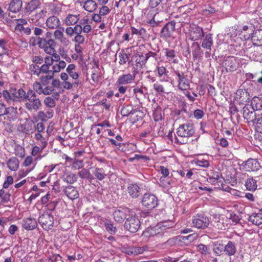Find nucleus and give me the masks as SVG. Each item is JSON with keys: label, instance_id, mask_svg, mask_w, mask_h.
Instances as JSON below:
<instances>
[{"label": "nucleus", "instance_id": "f257e3e1", "mask_svg": "<svg viewBox=\"0 0 262 262\" xmlns=\"http://www.w3.org/2000/svg\"><path fill=\"white\" fill-rule=\"evenodd\" d=\"M21 101L26 102L25 107L29 111H37L41 106V102L34 91L29 89L23 91Z\"/></svg>", "mask_w": 262, "mask_h": 262}, {"label": "nucleus", "instance_id": "f03ea898", "mask_svg": "<svg viewBox=\"0 0 262 262\" xmlns=\"http://www.w3.org/2000/svg\"><path fill=\"white\" fill-rule=\"evenodd\" d=\"M24 90L22 89H11L9 90H4L2 92L3 96L5 101L11 104L21 101Z\"/></svg>", "mask_w": 262, "mask_h": 262}, {"label": "nucleus", "instance_id": "7ed1b4c3", "mask_svg": "<svg viewBox=\"0 0 262 262\" xmlns=\"http://www.w3.org/2000/svg\"><path fill=\"white\" fill-rule=\"evenodd\" d=\"M37 42L39 48L42 49L47 54L51 55L56 52L55 47L56 46V42L54 39L41 38L38 37L37 38Z\"/></svg>", "mask_w": 262, "mask_h": 262}, {"label": "nucleus", "instance_id": "20e7f679", "mask_svg": "<svg viewBox=\"0 0 262 262\" xmlns=\"http://www.w3.org/2000/svg\"><path fill=\"white\" fill-rule=\"evenodd\" d=\"M194 133V125L191 123L181 124L177 129V134L180 137L189 138L192 137Z\"/></svg>", "mask_w": 262, "mask_h": 262}, {"label": "nucleus", "instance_id": "39448f33", "mask_svg": "<svg viewBox=\"0 0 262 262\" xmlns=\"http://www.w3.org/2000/svg\"><path fill=\"white\" fill-rule=\"evenodd\" d=\"M141 203L147 210H151L158 206V200L153 194L146 193L142 198Z\"/></svg>", "mask_w": 262, "mask_h": 262}, {"label": "nucleus", "instance_id": "423d86ee", "mask_svg": "<svg viewBox=\"0 0 262 262\" xmlns=\"http://www.w3.org/2000/svg\"><path fill=\"white\" fill-rule=\"evenodd\" d=\"M210 223L209 218L204 214H197L193 216L192 224L193 227L198 229L207 228Z\"/></svg>", "mask_w": 262, "mask_h": 262}, {"label": "nucleus", "instance_id": "0eeeda50", "mask_svg": "<svg viewBox=\"0 0 262 262\" xmlns=\"http://www.w3.org/2000/svg\"><path fill=\"white\" fill-rule=\"evenodd\" d=\"M140 227L139 219L135 215H132L127 218L125 223L124 228L132 233L136 232Z\"/></svg>", "mask_w": 262, "mask_h": 262}, {"label": "nucleus", "instance_id": "6e6552de", "mask_svg": "<svg viewBox=\"0 0 262 262\" xmlns=\"http://www.w3.org/2000/svg\"><path fill=\"white\" fill-rule=\"evenodd\" d=\"M38 222L44 229L46 230H49L53 226V216L48 212H45L39 216Z\"/></svg>", "mask_w": 262, "mask_h": 262}, {"label": "nucleus", "instance_id": "1a4fd4ad", "mask_svg": "<svg viewBox=\"0 0 262 262\" xmlns=\"http://www.w3.org/2000/svg\"><path fill=\"white\" fill-rule=\"evenodd\" d=\"M189 35L191 40L196 41L202 39L204 36V32L202 28L196 25H193L189 26Z\"/></svg>", "mask_w": 262, "mask_h": 262}, {"label": "nucleus", "instance_id": "9d476101", "mask_svg": "<svg viewBox=\"0 0 262 262\" xmlns=\"http://www.w3.org/2000/svg\"><path fill=\"white\" fill-rule=\"evenodd\" d=\"M143 235L145 237H150L153 236H161L165 235L163 233L161 226L159 223L154 227H150L146 228L143 232Z\"/></svg>", "mask_w": 262, "mask_h": 262}, {"label": "nucleus", "instance_id": "9b49d317", "mask_svg": "<svg viewBox=\"0 0 262 262\" xmlns=\"http://www.w3.org/2000/svg\"><path fill=\"white\" fill-rule=\"evenodd\" d=\"M174 73L178 78L179 89L184 91L187 90L189 88L190 85L187 75H185L183 72H180L178 71H175Z\"/></svg>", "mask_w": 262, "mask_h": 262}, {"label": "nucleus", "instance_id": "f8f14e48", "mask_svg": "<svg viewBox=\"0 0 262 262\" xmlns=\"http://www.w3.org/2000/svg\"><path fill=\"white\" fill-rule=\"evenodd\" d=\"M47 13V11L45 9L32 15L30 18L31 23L35 26L42 27L43 25L45 17L46 16Z\"/></svg>", "mask_w": 262, "mask_h": 262}, {"label": "nucleus", "instance_id": "ddd939ff", "mask_svg": "<svg viewBox=\"0 0 262 262\" xmlns=\"http://www.w3.org/2000/svg\"><path fill=\"white\" fill-rule=\"evenodd\" d=\"M241 166L242 168L246 171H257L260 168L259 162L253 159H249L244 162Z\"/></svg>", "mask_w": 262, "mask_h": 262}, {"label": "nucleus", "instance_id": "4468645a", "mask_svg": "<svg viewBox=\"0 0 262 262\" xmlns=\"http://www.w3.org/2000/svg\"><path fill=\"white\" fill-rule=\"evenodd\" d=\"M176 24V22L174 21H170L166 24L161 31V37L164 38L169 37L171 34L174 31Z\"/></svg>", "mask_w": 262, "mask_h": 262}, {"label": "nucleus", "instance_id": "2eb2a0df", "mask_svg": "<svg viewBox=\"0 0 262 262\" xmlns=\"http://www.w3.org/2000/svg\"><path fill=\"white\" fill-rule=\"evenodd\" d=\"M127 190L133 198H138L141 194V188L136 183H129Z\"/></svg>", "mask_w": 262, "mask_h": 262}, {"label": "nucleus", "instance_id": "dca6fc26", "mask_svg": "<svg viewBox=\"0 0 262 262\" xmlns=\"http://www.w3.org/2000/svg\"><path fill=\"white\" fill-rule=\"evenodd\" d=\"M250 106L246 105L243 108V117L245 119L247 120L252 121L254 123L256 124V121H255V117H256V114L253 111L250 110Z\"/></svg>", "mask_w": 262, "mask_h": 262}, {"label": "nucleus", "instance_id": "f3484780", "mask_svg": "<svg viewBox=\"0 0 262 262\" xmlns=\"http://www.w3.org/2000/svg\"><path fill=\"white\" fill-rule=\"evenodd\" d=\"M37 225V221L35 219L31 217L24 219L23 220L22 226L27 230H31L35 229Z\"/></svg>", "mask_w": 262, "mask_h": 262}, {"label": "nucleus", "instance_id": "a211bd4d", "mask_svg": "<svg viewBox=\"0 0 262 262\" xmlns=\"http://www.w3.org/2000/svg\"><path fill=\"white\" fill-rule=\"evenodd\" d=\"M224 64L227 72H233L236 69V61L233 57H228Z\"/></svg>", "mask_w": 262, "mask_h": 262}, {"label": "nucleus", "instance_id": "6ab92c4d", "mask_svg": "<svg viewBox=\"0 0 262 262\" xmlns=\"http://www.w3.org/2000/svg\"><path fill=\"white\" fill-rule=\"evenodd\" d=\"M202 42V47L207 50L211 51L213 46L212 34L208 33L206 34Z\"/></svg>", "mask_w": 262, "mask_h": 262}, {"label": "nucleus", "instance_id": "aec40b11", "mask_svg": "<svg viewBox=\"0 0 262 262\" xmlns=\"http://www.w3.org/2000/svg\"><path fill=\"white\" fill-rule=\"evenodd\" d=\"M134 79L135 76L131 74H123L118 78L117 83L121 85L130 84Z\"/></svg>", "mask_w": 262, "mask_h": 262}, {"label": "nucleus", "instance_id": "412c9836", "mask_svg": "<svg viewBox=\"0 0 262 262\" xmlns=\"http://www.w3.org/2000/svg\"><path fill=\"white\" fill-rule=\"evenodd\" d=\"M128 210L126 209H118L114 213V218L116 222L122 223L126 217V212Z\"/></svg>", "mask_w": 262, "mask_h": 262}, {"label": "nucleus", "instance_id": "4be33fe9", "mask_svg": "<svg viewBox=\"0 0 262 262\" xmlns=\"http://www.w3.org/2000/svg\"><path fill=\"white\" fill-rule=\"evenodd\" d=\"M23 6L21 0H12L9 5L8 10L13 13H17L20 11Z\"/></svg>", "mask_w": 262, "mask_h": 262}, {"label": "nucleus", "instance_id": "5701e85b", "mask_svg": "<svg viewBox=\"0 0 262 262\" xmlns=\"http://www.w3.org/2000/svg\"><path fill=\"white\" fill-rule=\"evenodd\" d=\"M251 40L255 46L262 45V29L255 30L251 36Z\"/></svg>", "mask_w": 262, "mask_h": 262}, {"label": "nucleus", "instance_id": "b1692460", "mask_svg": "<svg viewBox=\"0 0 262 262\" xmlns=\"http://www.w3.org/2000/svg\"><path fill=\"white\" fill-rule=\"evenodd\" d=\"M136 113H139L140 114H142V112L140 110H138L137 109H134L133 106L132 105H126L124 106L121 111V114L122 116H128L129 115H134L136 114Z\"/></svg>", "mask_w": 262, "mask_h": 262}, {"label": "nucleus", "instance_id": "393cba45", "mask_svg": "<svg viewBox=\"0 0 262 262\" xmlns=\"http://www.w3.org/2000/svg\"><path fill=\"white\" fill-rule=\"evenodd\" d=\"M180 236H173L169 238L165 242L162 244V246L164 248H169L176 246L181 241Z\"/></svg>", "mask_w": 262, "mask_h": 262}, {"label": "nucleus", "instance_id": "a878e982", "mask_svg": "<svg viewBox=\"0 0 262 262\" xmlns=\"http://www.w3.org/2000/svg\"><path fill=\"white\" fill-rule=\"evenodd\" d=\"M224 246V253L229 255H234L236 252V247L235 243L232 241H228L227 244Z\"/></svg>", "mask_w": 262, "mask_h": 262}, {"label": "nucleus", "instance_id": "bb28decb", "mask_svg": "<svg viewBox=\"0 0 262 262\" xmlns=\"http://www.w3.org/2000/svg\"><path fill=\"white\" fill-rule=\"evenodd\" d=\"M46 25L50 29H56L60 25V21L56 16H52L46 20Z\"/></svg>", "mask_w": 262, "mask_h": 262}, {"label": "nucleus", "instance_id": "cd10ccee", "mask_svg": "<svg viewBox=\"0 0 262 262\" xmlns=\"http://www.w3.org/2000/svg\"><path fill=\"white\" fill-rule=\"evenodd\" d=\"M34 129V122L32 121H26L20 125V129L22 132L26 134H30L33 133Z\"/></svg>", "mask_w": 262, "mask_h": 262}, {"label": "nucleus", "instance_id": "c85d7f7f", "mask_svg": "<svg viewBox=\"0 0 262 262\" xmlns=\"http://www.w3.org/2000/svg\"><path fill=\"white\" fill-rule=\"evenodd\" d=\"M64 193L71 200L77 199L79 196V193L76 189L72 186L67 187L64 190Z\"/></svg>", "mask_w": 262, "mask_h": 262}, {"label": "nucleus", "instance_id": "c756f323", "mask_svg": "<svg viewBox=\"0 0 262 262\" xmlns=\"http://www.w3.org/2000/svg\"><path fill=\"white\" fill-rule=\"evenodd\" d=\"M192 53L193 58L194 59H196L198 58L202 57L203 54V52L201 49L200 45L196 42H194L192 43Z\"/></svg>", "mask_w": 262, "mask_h": 262}, {"label": "nucleus", "instance_id": "7c9ffc66", "mask_svg": "<svg viewBox=\"0 0 262 262\" xmlns=\"http://www.w3.org/2000/svg\"><path fill=\"white\" fill-rule=\"evenodd\" d=\"M40 5L39 0H31L26 4L25 9L27 12L31 13L37 9Z\"/></svg>", "mask_w": 262, "mask_h": 262}, {"label": "nucleus", "instance_id": "2f4dec72", "mask_svg": "<svg viewBox=\"0 0 262 262\" xmlns=\"http://www.w3.org/2000/svg\"><path fill=\"white\" fill-rule=\"evenodd\" d=\"M54 114V111L51 109H48L46 112H44L43 111H39L38 113V117L39 120L42 121H46L48 119H51L53 117Z\"/></svg>", "mask_w": 262, "mask_h": 262}, {"label": "nucleus", "instance_id": "473e14b6", "mask_svg": "<svg viewBox=\"0 0 262 262\" xmlns=\"http://www.w3.org/2000/svg\"><path fill=\"white\" fill-rule=\"evenodd\" d=\"M161 226V228L163 231V233H164L165 236L170 235V234L172 232V223L169 222H163L159 223Z\"/></svg>", "mask_w": 262, "mask_h": 262}, {"label": "nucleus", "instance_id": "72a5a7b5", "mask_svg": "<svg viewBox=\"0 0 262 262\" xmlns=\"http://www.w3.org/2000/svg\"><path fill=\"white\" fill-rule=\"evenodd\" d=\"M245 186L247 190L254 191L257 188V181L252 177H249L245 181Z\"/></svg>", "mask_w": 262, "mask_h": 262}, {"label": "nucleus", "instance_id": "f704fd0d", "mask_svg": "<svg viewBox=\"0 0 262 262\" xmlns=\"http://www.w3.org/2000/svg\"><path fill=\"white\" fill-rule=\"evenodd\" d=\"M250 106L254 111L261 110L262 109V99L254 97L252 98Z\"/></svg>", "mask_w": 262, "mask_h": 262}, {"label": "nucleus", "instance_id": "c9c22d12", "mask_svg": "<svg viewBox=\"0 0 262 262\" xmlns=\"http://www.w3.org/2000/svg\"><path fill=\"white\" fill-rule=\"evenodd\" d=\"M78 175L82 179L88 180L92 182L94 179V176L90 173L89 170L86 168H83L78 172Z\"/></svg>", "mask_w": 262, "mask_h": 262}, {"label": "nucleus", "instance_id": "e433bc0d", "mask_svg": "<svg viewBox=\"0 0 262 262\" xmlns=\"http://www.w3.org/2000/svg\"><path fill=\"white\" fill-rule=\"evenodd\" d=\"M5 115L7 116L10 120H16L17 118V108L13 106L7 107Z\"/></svg>", "mask_w": 262, "mask_h": 262}, {"label": "nucleus", "instance_id": "4c0bfd02", "mask_svg": "<svg viewBox=\"0 0 262 262\" xmlns=\"http://www.w3.org/2000/svg\"><path fill=\"white\" fill-rule=\"evenodd\" d=\"M79 20V15L69 14L65 20V23L67 26L76 25Z\"/></svg>", "mask_w": 262, "mask_h": 262}, {"label": "nucleus", "instance_id": "58836bf2", "mask_svg": "<svg viewBox=\"0 0 262 262\" xmlns=\"http://www.w3.org/2000/svg\"><path fill=\"white\" fill-rule=\"evenodd\" d=\"M164 50L165 51V56L168 61H172V62L174 63H177L178 62V60L174 58L176 56V52L172 49H165Z\"/></svg>", "mask_w": 262, "mask_h": 262}, {"label": "nucleus", "instance_id": "ea45409f", "mask_svg": "<svg viewBox=\"0 0 262 262\" xmlns=\"http://www.w3.org/2000/svg\"><path fill=\"white\" fill-rule=\"evenodd\" d=\"M66 66V63L63 60L59 61L58 63H53L52 70L50 71V73L54 75L55 73L59 72L60 70L64 69Z\"/></svg>", "mask_w": 262, "mask_h": 262}, {"label": "nucleus", "instance_id": "a19ab883", "mask_svg": "<svg viewBox=\"0 0 262 262\" xmlns=\"http://www.w3.org/2000/svg\"><path fill=\"white\" fill-rule=\"evenodd\" d=\"M97 7V5L94 1L88 0L83 5V8L84 10L88 12H93L95 11Z\"/></svg>", "mask_w": 262, "mask_h": 262}, {"label": "nucleus", "instance_id": "79ce46f5", "mask_svg": "<svg viewBox=\"0 0 262 262\" xmlns=\"http://www.w3.org/2000/svg\"><path fill=\"white\" fill-rule=\"evenodd\" d=\"M92 172L93 174L95 176V178L99 181L103 180L106 176V174L105 173L104 170L103 168L95 167Z\"/></svg>", "mask_w": 262, "mask_h": 262}, {"label": "nucleus", "instance_id": "37998d69", "mask_svg": "<svg viewBox=\"0 0 262 262\" xmlns=\"http://www.w3.org/2000/svg\"><path fill=\"white\" fill-rule=\"evenodd\" d=\"M7 165L10 170L15 171L18 168V160L15 157H12L8 161Z\"/></svg>", "mask_w": 262, "mask_h": 262}, {"label": "nucleus", "instance_id": "c03bdc74", "mask_svg": "<svg viewBox=\"0 0 262 262\" xmlns=\"http://www.w3.org/2000/svg\"><path fill=\"white\" fill-rule=\"evenodd\" d=\"M54 78V74H51L49 73V75H47L46 76H41L40 77V80L41 83V84L43 87L49 86V84L50 83V80L53 79Z\"/></svg>", "mask_w": 262, "mask_h": 262}, {"label": "nucleus", "instance_id": "a18cd8bd", "mask_svg": "<svg viewBox=\"0 0 262 262\" xmlns=\"http://www.w3.org/2000/svg\"><path fill=\"white\" fill-rule=\"evenodd\" d=\"M63 180L67 183L72 184L77 181V177L75 174L70 172L66 174Z\"/></svg>", "mask_w": 262, "mask_h": 262}, {"label": "nucleus", "instance_id": "49530a36", "mask_svg": "<svg viewBox=\"0 0 262 262\" xmlns=\"http://www.w3.org/2000/svg\"><path fill=\"white\" fill-rule=\"evenodd\" d=\"M248 221L253 224L260 225L262 224V217L257 214H253L249 217Z\"/></svg>", "mask_w": 262, "mask_h": 262}, {"label": "nucleus", "instance_id": "de8ad7c7", "mask_svg": "<svg viewBox=\"0 0 262 262\" xmlns=\"http://www.w3.org/2000/svg\"><path fill=\"white\" fill-rule=\"evenodd\" d=\"M131 32L133 34H135L143 37L146 35V31L143 28L140 27L139 29H137L134 27H130Z\"/></svg>", "mask_w": 262, "mask_h": 262}, {"label": "nucleus", "instance_id": "09e8293b", "mask_svg": "<svg viewBox=\"0 0 262 262\" xmlns=\"http://www.w3.org/2000/svg\"><path fill=\"white\" fill-rule=\"evenodd\" d=\"M240 95L239 99L242 102H246L250 100V94L245 90H239L238 92Z\"/></svg>", "mask_w": 262, "mask_h": 262}, {"label": "nucleus", "instance_id": "8fccbe9b", "mask_svg": "<svg viewBox=\"0 0 262 262\" xmlns=\"http://www.w3.org/2000/svg\"><path fill=\"white\" fill-rule=\"evenodd\" d=\"M36 140L39 141L41 143V149H43L47 145V142L42 134L40 133H37L35 135Z\"/></svg>", "mask_w": 262, "mask_h": 262}, {"label": "nucleus", "instance_id": "3c124183", "mask_svg": "<svg viewBox=\"0 0 262 262\" xmlns=\"http://www.w3.org/2000/svg\"><path fill=\"white\" fill-rule=\"evenodd\" d=\"M179 19L178 23L180 24V27H183L188 26L190 23V18L188 16L177 17Z\"/></svg>", "mask_w": 262, "mask_h": 262}, {"label": "nucleus", "instance_id": "603ef678", "mask_svg": "<svg viewBox=\"0 0 262 262\" xmlns=\"http://www.w3.org/2000/svg\"><path fill=\"white\" fill-rule=\"evenodd\" d=\"M43 102L47 107L52 108L56 105L55 101L52 97H47L44 99Z\"/></svg>", "mask_w": 262, "mask_h": 262}, {"label": "nucleus", "instance_id": "864d4df0", "mask_svg": "<svg viewBox=\"0 0 262 262\" xmlns=\"http://www.w3.org/2000/svg\"><path fill=\"white\" fill-rule=\"evenodd\" d=\"M43 86L41 84V82H35L33 84V91L35 92V93L38 94H41L42 93V91L43 90Z\"/></svg>", "mask_w": 262, "mask_h": 262}, {"label": "nucleus", "instance_id": "5fc2aeb1", "mask_svg": "<svg viewBox=\"0 0 262 262\" xmlns=\"http://www.w3.org/2000/svg\"><path fill=\"white\" fill-rule=\"evenodd\" d=\"M138 58H137L136 60L137 66H139L141 67L144 66L146 63V61L144 58V54L143 53L141 54H138Z\"/></svg>", "mask_w": 262, "mask_h": 262}, {"label": "nucleus", "instance_id": "6e6d98bb", "mask_svg": "<svg viewBox=\"0 0 262 262\" xmlns=\"http://www.w3.org/2000/svg\"><path fill=\"white\" fill-rule=\"evenodd\" d=\"M15 29L19 32H23V33L27 35H29L31 33V29L29 27H25L24 26H16Z\"/></svg>", "mask_w": 262, "mask_h": 262}, {"label": "nucleus", "instance_id": "4d7b16f0", "mask_svg": "<svg viewBox=\"0 0 262 262\" xmlns=\"http://www.w3.org/2000/svg\"><path fill=\"white\" fill-rule=\"evenodd\" d=\"M84 166L83 160H74L72 164V168L79 169Z\"/></svg>", "mask_w": 262, "mask_h": 262}, {"label": "nucleus", "instance_id": "13d9d810", "mask_svg": "<svg viewBox=\"0 0 262 262\" xmlns=\"http://www.w3.org/2000/svg\"><path fill=\"white\" fill-rule=\"evenodd\" d=\"M106 231L111 234H114L116 231V227L111 222H106L104 224Z\"/></svg>", "mask_w": 262, "mask_h": 262}, {"label": "nucleus", "instance_id": "bf43d9fd", "mask_svg": "<svg viewBox=\"0 0 262 262\" xmlns=\"http://www.w3.org/2000/svg\"><path fill=\"white\" fill-rule=\"evenodd\" d=\"M209 178H212L217 179V180L224 182V178L222 177V174L217 171H212L210 175L209 176Z\"/></svg>", "mask_w": 262, "mask_h": 262}, {"label": "nucleus", "instance_id": "052dcab7", "mask_svg": "<svg viewBox=\"0 0 262 262\" xmlns=\"http://www.w3.org/2000/svg\"><path fill=\"white\" fill-rule=\"evenodd\" d=\"M154 89L159 94L165 93L164 91V88L162 84H160L158 82H156L153 85Z\"/></svg>", "mask_w": 262, "mask_h": 262}, {"label": "nucleus", "instance_id": "680f3d73", "mask_svg": "<svg viewBox=\"0 0 262 262\" xmlns=\"http://www.w3.org/2000/svg\"><path fill=\"white\" fill-rule=\"evenodd\" d=\"M213 251L216 255H221L224 252V246L223 245L220 244L213 248Z\"/></svg>", "mask_w": 262, "mask_h": 262}, {"label": "nucleus", "instance_id": "e2e57ef3", "mask_svg": "<svg viewBox=\"0 0 262 262\" xmlns=\"http://www.w3.org/2000/svg\"><path fill=\"white\" fill-rule=\"evenodd\" d=\"M197 249L202 254H206L208 253L209 251L208 247L202 244L198 245Z\"/></svg>", "mask_w": 262, "mask_h": 262}, {"label": "nucleus", "instance_id": "0e129e2a", "mask_svg": "<svg viewBox=\"0 0 262 262\" xmlns=\"http://www.w3.org/2000/svg\"><path fill=\"white\" fill-rule=\"evenodd\" d=\"M84 41L85 37L82 34L75 35L74 38L73 39V41L79 44H83Z\"/></svg>", "mask_w": 262, "mask_h": 262}, {"label": "nucleus", "instance_id": "69168bd1", "mask_svg": "<svg viewBox=\"0 0 262 262\" xmlns=\"http://www.w3.org/2000/svg\"><path fill=\"white\" fill-rule=\"evenodd\" d=\"M29 69L33 74L37 76L39 75V67L38 66L33 64H31L30 66Z\"/></svg>", "mask_w": 262, "mask_h": 262}, {"label": "nucleus", "instance_id": "338daca9", "mask_svg": "<svg viewBox=\"0 0 262 262\" xmlns=\"http://www.w3.org/2000/svg\"><path fill=\"white\" fill-rule=\"evenodd\" d=\"M144 252V249L142 247H132L131 254H133L134 255H137L142 253Z\"/></svg>", "mask_w": 262, "mask_h": 262}, {"label": "nucleus", "instance_id": "774afa93", "mask_svg": "<svg viewBox=\"0 0 262 262\" xmlns=\"http://www.w3.org/2000/svg\"><path fill=\"white\" fill-rule=\"evenodd\" d=\"M13 183V178L12 176L7 177L6 180L3 184V188H8L10 185Z\"/></svg>", "mask_w": 262, "mask_h": 262}]
</instances>
